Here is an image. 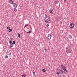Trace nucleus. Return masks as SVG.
Here are the masks:
<instances>
[{
  "mask_svg": "<svg viewBox=\"0 0 77 77\" xmlns=\"http://www.w3.org/2000/svg\"><path fill=\"white\" fill-rule=\"evenodd\" d=\"M7 29H8V30H9V29H10V27L8 26L7 27Z\"/></svg>",
  "mask_w": 77,
  "mask_h": 77,
  "instance_id": "obj_22",
  "label": "nucleus"
},
{
  "mask_svg": "<svg viewBox=\"0 0 77 77\" xmlns=\"http://www.w3.org/2000/svg\"><path fill=\"white\" fill-rule=\"evenodd\" d=\"M12 43L13 44H15V41H13Z\"/></svg>",
  "mask_w": 77,
  "mask_h": 77,
  "instance_id": "obj_19",
  "label": "nucleus"
},
{
  "mask_svg": "<svg viewBox=\"0 0 77 77\" xmlns=\"http://www.w3.org/2000/svg\"><path fill=\"white\" fill-rule=\"evenodd\" d=\"M69 38L70 39H71V38H72V35H69Z\"/></svg>",
  "mask_w": 77,
  "mask_h": 77,
  "instance_id": "obj_14",
  "label": "nucleus"
},
{
  "mask_svg": "<svg viewBox=\"0 0 77 77\" xmlns=\"http://www.w3.org/2000/svg\"><path fill=\"white\" fill-rule=\"evenodd\" d=\"M31 32V31H29L27 32L28 33H30Z\"/></svg>",
  "mask_w": 77,
  "mask_h": 77,
  "instance_id": "obj_23",
  "label": "nucleus"
},
{
  "mask_svg": "<svg viewBox=\"0 0 77 77\" xmlns=\"http://www.w3.org/2000/svg\"><path fill=\"white\" fill-rule=\"evenodd\" d=\"M13 4H14V5H13L14 6L15 8H17V5L15 3H14Z\"/></svg>",
  "mask_w": 77,
  "mask_h": 77,
  "instance_id": "obj_9",
  "label": "nucleus"
},
{
  "mask_svg": "<svg viewBox=\"0 0 77 77\" xmlns=\"http://www.w3.org/2000/svg\"><path fill=\"white\" fill-rule=\"evenodd\" d=\"M33 75H35V72H33Z\"/></svg>",
  "mask_w": 77,
  "mask_h": 77,
  "instance_id": "obj_25",
  "label": "nucleus"
},
{
  "mask_svg": "<svg viewBox=\"0 0 77 77\" xmlns=\"http://www.w3.org/2000/svg\"><path fill=\"white\" fill-rule=\"evenodd\" d=\"M14 12H17V8H14Z\"/></svg>",
  "mask_w": 77,
  "mask_h": 77,
  "instance_id": "obj_16",
  "label": "nucleus"
},
{
  "mask_svg": "<svg viewBox=\"0 0 77 77\" xmlns=\"http://www.w3.org/2000/svg\"><path fill=\"white\" fill-rule=\"evenodd\" d=\"M66 51L67 53H70L71 51V46H68L66 48Z\"/></svg>",
  "mask_w": 77,
  "mask_h": 77,
  "instance_id": "obj_2",
  "label": "nucleus"
},
{
  "mask_svg": "<svg viewBox=\"0 0 77 77\" xmlns=\"http://www.w3.org/2000/svg\"><path fill=\"white\" fill-rule=\"evenodd\" d=\"M51 35L50 34H49L48 35V39L50 40V39H51Z\"/></svg>",
  "mask_w": 77,
  "mask_h": 77,
  "instance_id": "obj_6",
  "label": "nucleus"
},
{
  "mask_svg": "<svg viewBox=\"0 0 77 77\" xmlns=\"http://www.w3.org/2000/svg\"><path fill=\"white\" fill-rule=\"evenodd\" d=\"M58 1L57 0H56L55 1V4H58L59 2H58Z\"/></svg>",
  "mask_w": 77,
  "mask_h": 77,
  "instance_id": "obj_12",
  "label": "nucleus"
},
{
  "mask_svg": "<svg viewBox=\"0 0 77 77\" xmlns=\"http://www.w3.org/2000/svg\"><path fill=\"white\" fill-rule=\"evenodd\" d=\"M28 25L27 24L25 26V27H27V26H28Z\"/></svg>",
  "mask_w": 77,
  "mask_h": 77,
  "instance_id": "obj_24",
  "label": "nucleus"
},
{
  "mask_svg": "<svg viewBox=\"0 0 77 77\" xmlns=\"http://www.w3.org/2000/svg\"><path fill=\"white\" fill-rule=\"evenodd\" d=\"M64 2H66V0H64Z\"/></svg>",
  "mask_w": 77,
  "mask_h": 77,
  "instance_id": "obj_28",
  "label": "nucleus"
},
{
  "mask_svg": "<svg viewBox=\"0 0 77 77\" xmlns=\"http://www.w3.org/2000/svg\"><path fill=\"white\" fill-rule=\"evenodd\" d=\"M56 72L57 74V75H59V73L60 72H62V71L61 69H58L57 70Z\"/></svg>",
  "mask_w": 77,
  "mask_h": 77,
  "instance_id": "obj_4",
  "label": "nucleus"
},
{
  "mask_svg": "<svg viewBox=\"0 0 77 77\" xmlns=\"http://www.w3.org/2000/svg\"><path fill=\"white\" fill-rule=\"evenodd\" d=\"M12 41H11V40H10L9 41V43H10V44H11L12 43Z\"/></svg>",
  "mask_w": 77,
  "mask_h": 77,
  "instance_id": "obj_18",
  "label": "nucleus"
},
{
  "mask_svg": "<svg viewBox=\"0 0 77 77\" xmlns=\"http://www.w3.org/2000/svg\"><path fill=\"white\" fill-rule=\"evenodd\" d=\"M47 27H48L49 26V25L48 24L47 25Z\"/></svg>",
  "mask_w": 77,
  "mask_h": 77,
  "instance_id": "obj_26",
  "label": "nucleus"
},
{
  "mask_svg": "<svg viewBox=\"0 0 77 77\" xmlns=\"http://www.w3.org/2000/svg\"><path fill=\"white\" fill-rule=\"evenodd\" d=\"M36 77H38V76H37V75L36 76H36H35Z\"/></svg>",
  "mask_w": 77,
  "mask_h": 77,
  "instance_id": "obj_29",
  "label": "nucleus"
},
{
  "mask_svg": "<svg viewBox=\"0 0 77 77\" xmlns=\"http://www.w3.org/2000/svg\"><path fill=\"white\" fill-rule=\"evenodd\" d=\"M49 12L51 14H53V12L54 11H53V9H51L50 10Z\"/></svg>",
  "mask_w": 77,
  "mask_h": 77,
  "instance_id": "obj_7",
  "label": "nucleus"
},
{
  "mask_svg": "<svg viewBox=\"0 0 77 77\" xmlns=\"http://www.w3.org/2000/svg\"><path fill=\"white\" fill-rule=\"evenodd\" d=\"M58 75H59V76H60V77H63V73H61V72H60Z\"/></svg>",
  "mask_w": 77,
  "mask_h": 77,
  "instance_id": "obj_8",
  "label": "nucleus"
},
{
  "mask_svg": "<svg viewBox=\"0 0 77 77\" xmlns=\"http://www.w3.org/2000/svg\"><path fill=\"white\" fill-rule=\"evenodd\" d=\"M42 71L43 72H45V71H46V70H45V69H42Z\"/></svg>",
  "mask_w": 77,
  "mask_h": 77,
  "instance_id": "obj_15",
  "label": "nucleus"
},
{
  "mask_svg": "<svg viewBox=\"0 0 77 77\" xmlns=\"http://www.w3.org/2000/svg\"><path fill=\"white\" fill-rule=\"evenodd\" d=\"M61 68L62 69H63L64 71H65L66 72H68V70L66 69V68H65V66H64V65L62 64V65H61Z\"/></svg>",
  "mask_w": 77,
  "mask_h": 77,
  "instance_id": "obj_3",
  "label": "nucleus"
},
{
  "mask_svg": "<svg viewBox=\"0 0 77 77\" xmlns=\"http://www.w3.org/2000/svg\"><path fill=\"white\" fill-rule=\"evenodd\" d=\"M45 51H47V50L46 49H45Z\"/></svg>",
  "mask_w": 77,
  "mask_h": 77,
  "instance_id": "obj_27",
  "label": "nucleus"
},
{
  "mask_svg": "<svg viewBox=\"0 0 77 77\" xmlns=\"http://www.w3.org/2000/svg\"><path fill=\"white\" fill-rule=\"evenodd\" d=\"M69 27L71 29H73L74 27V24L73 23H71Z\"/></svg>",
  "mask_w": 77,
  "mask_h": 77,
  "instance_id": "obj_5",
  "label": "nucleus"
},
{
  "mask_svg": "<svg viewBox=\"0 0 77 77\" xmlns=\"http://www.w3.org/2000/svg\"><path fill=\"white\" fill-rule=\"evenodd\" d=\"M9 32H12V29H9Z\"/></svg>",
  "mask_w": 77,
  "mask_h": 77,
  "instance_id": "obj_17",
  "label": "nucleus"
},
{
  "mask_svg": "<svg viewBox=\"0 0 77 77\" xmlns=\"http://www.w3.org/2000/svg\"><path fill=\"white\" fill-rule=\"evenodd\" d=\"M10 2L11 3V4H12V5L14 4V1L12 0H10Z\"/></svg>",
  "mask_w": 77,
  "mask_h": 77,
  "instance_id": "obj_13",
  "label": "nucleus"
},
{
  "mask_svg": "<svg viewBox=\"0 0 77 77\" xmlns=\"http://www.w3.org/2000/svg\"><path fill=\"white\" fill-rule=\"evenodd\" d=\"M10 45L11 47H14V44L13 43H10Z\"/></svg>",
  "mask_w": 77,
  "mask_h": 77,
  "instance_id": "obj_10",
  "label": "nucleus"
},
{
  "mask_svg": "<svg viewBox=\"0 0 77 77\" xmlns=\"http://www.w3.org/2000/svg\"><path fill=\"white\" fill-rule=\"evenodd\" d=\"M45 23L47 24H50L51 21L50 20V16H48L47 14H45Z\"/></svg>",
  "mask_w": 77,
  "mask_h": 77,
  "instance_id": "obj_1",
  "label": "nucleus"
},
{
  "mask_svg": "<svg viewBox=\"0 0 77 77\" xmlns=\"http://www.w3.org/2000/svg\"><path fill=\"white\" fill-rule=\"evenodd\" d=\"M17 34L18 35V37H19V38H20V37H21V35H20V33H19L18 32L17 33Z\"/></svg>",
  "mask_w": 77,
  "mask_h": 77,
  "instance_id": "obj_11",
  "label": "nucleus"
},
{
  "mask_svg": "<svg viewBox=\"0 0 77 77\" xmlns=\"http://www.w3.org/2000/svg\"><path fill=\"white\" fill-rule=\"evenodd\" d=\"M22 77H26V75L24 74L22 75Z\"/></svg>",
  "mask_w": 77,
  "mask_h": 77,
  "instance_id": "obj_21",
  "label": "nucleus"
},
{
  "mask_svg": "<svg viewBox=\"0 0 77 77\" xmlns=\"http://www.w3.org/2000/svg\"><path fill=\"white\" fill-rule=\"evenodd\" d=\"M8 55H6L5 57V59H8Z\"/></svg>",
  "mask_w": 77,
  "mask_h": 77,
  "instance_id": "obj_20",
  "label": "nucleus"
}]
</instances>
